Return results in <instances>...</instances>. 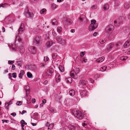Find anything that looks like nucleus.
<instances>
[{
    "label": "nucleus",
    "mask_w": 130,
    "mask_h": 130,
    "mask_svg": "<svg viewBox=\"0 0 130 130\" xmlns=\"http://www.w3.org/2000/svg\"><path fill=\"white\" fill-rule=\"evenodd\" d=\"M79 72V69L78 68L72 69V71L70 72V75L73 78L76 79L77 77V75Z\"/></svg>",
    "instance_id": "f257e3e1"
},
{
    "label": "nucleus",
    "mask_w": 130,
    "mask_h": 130,
    "mask_svg": "<svg viewBox=\"0 0 130 130\" xmlns=\"http://www.w3.org/2000/svg\"><path fill=\"white\" fill-rule=\"evenodd\" d=\"M72 114L78 119L80 120L82 119L83 116L82 112L79 111L73 110L72 111Z\"/></svg>",
    "instance_id": "f03ea898"
},
{
    "label": "nucleus",
    "mask_w": 130,
    "mask_h": 130,
    "mask_svg": "<svg viewBox=\"0 0 130 130\" xmlns=\"http://www.w3.org/2000/svg\"><path fill=\"white\" fill-rule=\"evenodd\" d=\"M96 22V21L94 20H93L91 21V24L89 27V30H93L97 27L98 25Z\"/></svg>",
    "instance_id": "7ed1b4c3"
},
{
    "label": "nucleus",
    "mask_w": 130,
    "mask_h": 130,
    "mask_svg": "<svg viewBox=\"0 0 130 130\" xmlns=\"http://www.w3.org/2000/svg\"><path fill=\"white\" fill-rule=\"evenodd\" d=\"M124 19V17L123 16H121L117 19L116 20L114 21V23L115 25L119 26Z\"/></svg>",
    "instance_id": "20e7f679"
},
{
    "label": "nucleus",
    "mask_w": 130,
    "mask_h": 130,
    "mask_svg": "<svg viewBox=\"0 0 130 130\" xmlns=\"http://www.w3.org/2000/svg\"><path fill=\"white\" fill-rule=\"evenodd\" d=\"M24 14L27 18H33L34 16V14L32 13L29 12L28 8L25 10L24 13Z\"/></svg>",
    "instance_id": "39448f33"
},
{
    "label": "nucleus",
    "mask_w": 130,
    "mask_h": 130,
    "mask_svg": "<svg viewBox=\"0 0 130 130\" xmlns=\"http://www.w3.org/2000/svg\"><path fill=\"white\" fill-rule=\"evenodd\" d=\"M114 29V26L112 25H110L106 27L105 30L107 33L109 34V33L112 32Z\"/></svg>",
    "instance_id": "423d86ee"
},
{
    "label": "nucleus",
    "mask_w": 130,
    "mask_h": 130,
    "mask_svg": "<svg viewBox=\"0 0 130 130\" xmlns=\"http://www.w3.org/2000/svg\"><path fill=\"white\" fill-rule=\"evenodd\" d=\"M56 39L58 43L62 45H65L66 43L64 39H62V36H57L56 38Z\"/></svg>",
    "instance_id": "0eeeda50"
},
{
    "label": "nucleus",
    "mask_w": 130,
    "mask_h": 130,
    "mask_svg": "<svg viewBox=\"0 0 130 130\" xmlns=\"http://www.w3.org/2000/svg\"><path fill=\"white\" fill-rule=\"evenodd\" d=\"M87 82L85 80H82L79 82V86L80 87L84 88L87 85Z\"/></svg>",
    "instance_id": "6e6552de"
},
{
    "label": "nucleus",
    "mask_w": 130,
    "mask_h": 130,
    "mask_svg": "<svg viewBox=\"0 0 130 130\" xmlns=\"http://www.w3.org/2000/svg\"><path fill=\"white\" fill-rule=\"evenodd\" d=\"M21 39L18 36H17L15 38V45H20L22 43Z\"/></svg>",
    "instance_id": "1a4fd4ad"
},
{
    "label": "nucleus",
    "mask_w": 130,
    "mask_h": 130,
    "mask_svg": "<svg viewBox=\"0 0 130 130\" xmlns=\"http://www.w3.org/2000/svg\"><path fill=\"white\" fill-rule=\"evenodd\" d=\"M28 49L30 52L32 53H35L36 52V49L34 46H30L28 47Z\"/></svg>",
    "instance_id": "9d476101"
},
{
    "label": "nucleus",
    "mask_w": 130,
    "mask_h": 130,
    "mask_svg": "<svg viewBox=\"0 0 130 130\" xmlns=\"http://www.w3.org/2000/svg\"><path fill=\"white\" fill-rule=\"evenodd\" d=\"M41 40V37L40 36H37L35 38L34 42V43L38 44Z\"/></svg>",
    "instance_id": "9b49d317"
},
{
    "label": "nucleus",
    "mask_w": 130,
    "mask_h": 130,
    "mask_svg": "<svg viewBox=\"0 0 130 130\" xmlns=\"http://www.w3.org/2000/svg\"><path fill=\"white\" fill-rule=\"evenodd\" d=\"M54 70L53 69L51 68L48 70L45 74V75L49 77L51 75V74L53 72Z\"/></svg>",
    "instance_id": "f8f14e48"
},
{
    "label": "nucleus",
    "mask_w": 130,
    "mask_h": 130,
    "mask_svg": "<svg viewBox=\"0 0 130 130\" xmlns=\"http://www.w3.org/2000/svg\"><path fill=\"white\" fill-rule=\"evenodd\" d=\"M113 43H111L109 44L107 46L106 48L107 50L109 52L110 51L113 46Z\"/></svg>",
    "instance_id": "ddd939ff"
},
{
    "label": "nucleus",
    "mask_w": 130,
    "mask_h": 130,
    "mask_svg": "<svg viewBox=\"0 0 130 130\" xmlns=\"http://www.w3.org/2000/svg\"><path fill=\"white\" fill-rule=\"evenodd\" d=\"M24 30V24H21L20 27L19 28L18 30L19 34H21Z\"/></svg>",
    "instance_id": "4468645a"
},
{
    "label": "nucleus",
    "mask_w": 130,
    "mask_h": 130,
    "mask_svg": "<svg viewBox=\"0 0 130 130\" xmlns=\"http://www.w3.org/2000/svg\"><path fill=\"white\" fill-rule=\"evenodd\" d=\"M115 4L114 6V7L116 9L118 8V7L120 5V2L118 0H115Z\"/></svg>",
    "instance_id": "2eb2a0df"
},
{
    "label": "nucleus",
    "mask_w": 130,
    "mask_h": 130,
    "mask_svg": "<svg viewBox=\"0 0 130 130\" xmlns=\"http://www.w3.org/2000/svg\"><path fill=\"white\" fill-rule=\"evenodd\" d=\"M55 80L57 82H59L60 80V75L59 73H57L55 75Z\"/></svg>",
    "instance_id": "dca6fc26"
},
{
    "label": "nucleus",
    "mask_w": 130,
    "mask_h": 130,
    "mask_svg": "<svg viewBox=\"0 0 130 130\" xmlns=\"http://www.w3.org/2000/svg\"><path fill=\"white\" fill-rule=\"evenodd\" d=\"M24 88L25 90L26 91V95L28 94H29L30 92V88L29 86L27 85L25 86L24 87Z\"/></svg>",
    "instance_id": "f3484780"
},
{
    "label": "nucleus",
    "mask_w": 130,
    "mask_h": 130,
    "mask_svg": "<svg viewBox=\"0 0 130 130\" xmlns=\"http://www.w3.org/2000/svg\"><path fill=\"white\" fill-rule=\"evenodd\" d=\"M80 93L82 96H86L87 94V92L86 90H81L80 91Z\"/></svg>",
    "instance_id": "a211bd4d"
},
{
    "label": "nucleus",
    "mask_w": 130,
    "mask_h": 130,
    "mask_svg": "<svg viewBox=\"0 0 130 130\" xmlns=\"http://www.w3.org/2000/svg\"><path fill=\"white\" fill-rule=\"evenodd\" d=\"M108 35V38L109 39H113L115 36V34L113 32H111L109 33Z\"/></svg>",
    "instance_id": "6ab92c4d"
},
{
    "label": "nucleus",
    "mask_w": 130,
    "mask_h": 130,
    "mask_svg": "<svg viewBox=\"0 0 130 130\" xmlns=\"http://www.w3.org/2000/svg\"><path fill=\"white\" fill-rule=\"evenodd\" d=\"M130 45V39L126 42L124 45V48H127Z\"/></svg>",
    "instance_id": "aec40b11"
},
{
    "label": "nucleus",
    "mask_w": 130,
    "mask_h": 130,
    "mask_svg": "<svg viewBox=\"0 0 130 130\" xmlns=\"http://www.w3.org/2000/svg\"><path fill=\"white\" fill-rule=\"evenodd\" d=\"M104 58L103 57H102L97 59L96 60V62L98 63L104 61Z\"/></svg>",
    "instance_id": "412c9836"
},
{
    "label": "nucleus",
    "mask_w": 130,
    "mask_h": 130,
    "mask_svg": "<svg viewBox=\"0 0 130 130\" xmlns=\"http://www.w3.org/2000/svg\"><path fill=\"white\" fill-rule=\"evenodd\" d=\"M19 48V50L21 53H23L25 52V49L23 45L20 46Z\"/></svg>",
    "instance_id": "4be33fe9"
},
{
    "label": "nucleus",
    "mask_w": 130,
    "mask_h": 130,
    "mask_svg": "<svg viewBox=\"0 0 130 130\" xmlns=\"http://www.w3.org/2000/svg\"><path fill=\"white\" fill-rule=\"evenodd\" d=\"M69 93L70 96H73L75 95V92L73 90L71 89L69 91Z\"/></svg>",
    "instance_id": "5701e85b"
},
{
    "label": "nucleus",
    "mask_w": 130,
    "mask_h": 130,
    "mask_svg": "<svg viewBox=\"0 0 130 130\" xmlns=\"http://www.w3.org/2000/svg\"><path fill=\"white\" fill-rule=\"evenodd\" d=\"M124 7L126 9L130 7V3L128 2L125 3L124 4Z\"/></svg>",
    "instance_id": "b1692460"
},
{
    "label": "nucleus",
    "mask_w": 130,
    "mask_h": 130,
    "mask_svg": "<svg viewBox=\"0 0 130 130\" xmlns=\"http://www.w3.org/2000/svg\"><path fill=\"white\" fill-rule=\"evenodd\" d=\"M52 44V42L51 41H48L46 42V46L48 47H50Z\"/></svg>",
    "instance_id": "393cba45"
},
{
    "label": "nucleus",
    "mask_w": 130,
    "mask_h": 130,
    "mask_svg": "<svg viewBox=\"0 0 130 130\" xmlns=\"http://www.w3.org/2000/svg\"><path fill=\"white\" fill-rule=\"evenodd\" d=\"M66 21L68 25H70L72 23V21L69 19L66 18Z\"/></svg>",
    "instance_id": "a878e982"
},
{
    "label": "nucleus",
    "mask_w": 130,
    "mask_h": 130,
    "mask_svg": "<svg viewBox=\"0 0 130 130\" xmlns=\"http://www.w3.org/2000/svg\"><path fill=\"white\" fill-rule=\"evenodd\" d=\"M109 8V7L108 5L107 4H104L103 5V9L104 10H106L108 9Z\"/></svg>",
    "instance_id": "bb28decb"
},
{
    "label": "nucleus",
    "mask_w": 130,
    "mask_h": 130,
    "mask_svg": "<svg viewBox=\"0 0 130 130\" xmlns=\"http://www.w3.org/2000/svg\"><path fill=\"white\" fill-rule=\"evenodd\" d=\"M52 24L54 25H56L58 24V23L57 20L56 19H53L52 21Z\"/></svg>",
    "instance_id": "cd10ccee"
},
{
    "label": "nucleus",
    "mask_w": 130,
    "mask_h": 130,
    "mask_svg": "<svg viewBox=\"0 0 130 130\" xmlns=\"http://www.w3.org/2000/svg\"><path fill=\"white\" fill-rule=\"evenodd\" d=\"M68 127L70 130H75V127L74 125H69Z\"/></svg>",
    "instance_id": "c85d7f7f"
},
{
    "label": "nucleus",
    "mask_w": 130,
    "mask_h": 130,
    "mask_svg": "<svg viewBox=\"0 0 130 130\" xmlns=\"http://www.w3.org/2000/svg\"><path fill=\"white\" fill-rule=\"evenodd\" d=\"M71 100L68 98H67L64 101V103L65 104H68L70 103V102L71 101Z\"/></svg>",
    "instance_id": "c756f323"
},
{
    "label": "nucleus",
    "mask_w": 130,
    "mask_h": 130,
    "mask_svg": "<svg viewBox=\"0 0 130 130\" xmlns=\"http://www.w3.org/2000/svg\"><path fill=\"white\" fill-rule=\"evenodd\" d=\"M57 7V5L54 3H52L51 4V8L52 9H55Z\"/></svg>",
    "instance_id": "7c9ffc66"
},
{
    "label": "nucleus",
    "mask_w": 130,
    "mask_h": 130,
    "mask_svg": "<svg viewBox=\"0 0 130 130\" xmlns=\"http://www.w3.org/2000/svg\"><path fill=\"white\" fill-rule=\"evenodd\" d=\"M66 82L68 83H70L72 82V78L71 77H69L66 79Z\"/></svg>",
    "instance_id": "2f4dec72"
},
{
    "label": "nucleus",
    "mask_w": 130,
    "mask_h": 130,
    "mask_svg": "<svg viewBox=\"0 0 130 130\" xmlns=\"http://www.w3.org/2000/svg\"><path fill=\"white\" fill-rule=\"evenodd\" d=\"M24 71L22 70L20 71V73L19 74V77L20 78H21L22 77V76L24 75Z\"/></svg>",
    "instance_id": "473e14b6"
},
{
    "label": "nucleus",
    "mask_w": 130,
    "mask_h": 130,
    "mask_svg": "<svg viewBox=\"0 0 130 130\" xmlns=\"http://www.w3.org/2000/svg\"><path fill=\"white\" fill-rule=\"evenodd\" d=\"M29 68L32 70H35L36 68V67L34 65H30L29 66Z\"/></svg>",
    "instance_id": "72a5a7b5"
},
{
    "label": "nucleus",
    "mask_w": 130,
    "mask_h": 130,
    "mask_svg": "<svg viewBox=\"0 0 130 130\" xmlns=\"http://www.w3.org/2000/svg\"><path fill=\"white\" fill-rule=\"evenodd\" d=\"M57 31L59 33H61L62 32V29L61 27H58L57 28Z\"/></svg>",
    "instance_id": "f704fd0d"
},
{
    "label": "nucleus",
    "mask_w": 130,
    "mask_h": 130,
    "mask_svg": "<svg viewBox=\"0 0 130 130\" xmlns=\"http://www.w3.org/2000/svg\"><path fill=\"white\" fill-rule=\"evenodd\" d=\"M106 41L105 39L103 38L101 39L100 40L99 42L100 43L103 44Z\"/></svg>",
    "instance_id": "c9c22d12"
},
{
    "label": "nucleus",
    "mask_w": 130,
    "mask_h": 130,
    "mask_svg": "<svg viewBox=\"0 0 130 130\" xmlns=\"http://www.w3.org/2000/svg\"><path fill=\"white\" fill-rule=\"evenodd\" d=\"M59 69L61 72H63L64 71V68L63 67L59 65Z\"/></svg>",
    "instance_id": "e433bc0d"
},
{
    "label": "nucleus",
    "mask_w": 130,
    "mask_h": 130,
    "mask_svg": "<svg viewBox=\"0 0 130 130\" xmlns=\"http://www.w3.org/2000/svg\"><path fill=\"white\" fill-rule=\"evenodd\" d=\"M27 77L29 78H30L32 76V74L30 72H27Z\"/></svg>",
    "instance_id": "4c0bfd02"
},
{
    "label": "nucleus",
    "mask_w": 130,
    "mask_h": 130,
    "mask_svg": "<svg viewBox=\"0 0 130 130\" xmlns=\"http://www.w3.org/2000/svg\"><path fill=\"white\" fill-rule=\"evenodd\" d=\"M106 67L105 66H103L101 68L100 70L102 72L106 70Z\"/></svg>",
    "instance_id": "58836bf2"
},
{
    "label": "nucleus",
    "mask_w": 130,
    "mask_h": 130,
    "mask_svg": "<svg viewBox=\"0 0 130 130\" xmlns=\"http://www.w3.org/2000/svg\"><path fill=\"white\" fill-rule=\"evenodd\" d=\"M58 55L56 53H54L52 55V57L53 59H55L56 58Z\"/></svg>",
    "instance_id": "ea45409f"
},
{
    "label": "nucleus",
    "mask_w": 130,
    "mask_h": 130,
    "mask_svg": "<svg viewBox=\"0 0 130 130\" xmlns=\"http://www.w3.org/2000/svg\"><path fill=\"white\" fill-rule=\"evenodd\" d=\"M22 103V101H18L16 103V104L18 106H20L21 105Z\"/></svg>",
    "instance_id": "a19ab883"
},
{
    "label": "nucleus",
    "mask_w": 130,
    "mask_h": 130,
    "mask_svg": "<svg viewBox=\"0 0 130 130\" xmlns=\"http://www.w3.org/2000/svg\"><path fill=\"white\" fill-rule=\"evenodd\" d=\"M46 9L45 8L42 9L40 11V13L41 14L44 13L46 11Z\"/></svg>",
    "instance_id": "79ce46f5"
},
{
    "label": "nucleus",
    "mask_w": 130,
    "mask_h": 130,
    "mask_svg": "<svg viewBox=\"0 0 130 130\" xmlns=\"http://www.w3.org/2000/svg\"><path fill=\"white\" fill-rule=\"evenodd\" d=\"M7 4L6 3H4V4H0V7H6L5 5H7Z\"/></svg>",
    "instance_id": "37998d69"
},
{
    "label": "nucleus",
    "mask_w": 130,
    "mask_h": 130,
    "mask_svg": "<svg viewBox=\"0 0 130 130\" xmlns=\"http://www.w3.org/2000/svg\"><path fill=\"white\" fill-rule=\"evenodd\" d=\"M87 59L85 58H83L82 59V62H87Z\"/></svg>",
    "instance_id": "c03bdc74"
},
{
    "label": "nucleus",
    "mask_w": 130,
    "mask_h": 130,
    "mask_svg": "<svg viewBox=\"0 0 130 130\" xmlns=\"http://www.w3.org/2000/svg\"><path fill=\"white\" fill-rule=\"evenodd\" d=\"M123 42L122 41H119L118 42V43L116 45V46L117 47L119 45V44H121Z\"/></svg>",
    "instance_id": "a18cd8bd"
},
{
    "label": "nucleus",
    "mask_w": 130,
    "mask_h": 130,
    "mask_svg": "<svg viewBox=\"0 0 130 130\" xmlns=\"http://www.w3.org/2000/svg\"><path fill=\"white\" fill-rule=\"evenodd\" d=\"M11 47L12 48V49L13 51L15 50V49L14 48V47L15 46L14 44H11Z\"/></svg>",
    "instance_id": "49530a36"
},
{
    "label": "nucleus",
    "mask_w": 130,
    "mask_h": 130,
    "mask_svg": "<svg viewBox=\"0 0 130 130\" xmlns=\"http://www.w3.org/2000/svg\"><path fill=\"white\" fill-rule=\"evenodd\" d=\"M14 62V61L12 60H9L8 61V63L9 64H12Z\"/></svg>",
    "instance_id": "de8ad7c7"
},
{
    "label": "nucleus",
    "mask_w": 130,
    "mask_h": 130,
    "mask_svg": "<svg viewBox=\"0 0 130 130\" xmlns=\"http://www.w3.org/2000/svg\"><path fill=\"white\" fill-rule=\"evenodd\" d=\"M13 77L14 78H16L17 77V74L16 73H13L12 74Z\"/></svg>",
    "instance_id": "09e8293b"
},
{
    "label": "nucleus",
    "mask_w": 130,
    "mask_h": 130,
    "mask_svg": "<svg viewBox=\"0 0 130 130\" xmlns=\"http://www.w3.org/2000/svg\"><path fill=\"white\" fill-rule=\"evenodd\" d=\"M81 56L82 57H83V56H84V55L85 54V52H82L81 53Z\"/></svg>",
    "instance_id": "8fccbe9b"
},
{
    "label": "nucleus",
    "mask_w": 130,
    "mask_h": 130,
    "mask_svg": "<svg viewBox=\"0 0 130 130\" xmlns=\"http://www.w3.org/2000/svg\"><path fill=\"white\" fill-rule=\"evenodd\" d=\"M49 59L48 58L47 56H45L44 57V60L45 61H48Z\"/></svg>",
    "instance_id": "3c124183"
},
{
    "label": "nucleus",
    "mask_w": 130,
    "mask_h": 130,
    "mask_svg": "<svg viewBox=\"0 0 130 130\" xmlns=\"http://www.w3.org/2000/svg\"><path fill=\"white\" fill-rule=\"evenodd\" d=\"M54 124H50V125L49 126V127L50 128V129H51L52 128Z\"/></svg>",
    "instance_id": "603ef678"
},
{
    "label": "nucleus",
    "mask_w": 130,
    "mask_h": 130,
    "mask_svg": "<svg viewBox=\"0 0 130 130\" xmlns=\"http://www.w3.org/2000/svg\"><path fill=\"white\" fill-rule=\"evenodd\" d=\"M2 121L3 123H4L5 122L6 123H8L9 122V121L8 120H2Z\"/></svg>",
    "instance_id": "864d4df0"
},
{
    "label": "nucleus",
    "mask_w": 130,
    "mask_h": 130,
    "mask_svg": "<svg viewBox=\"0 0 130 130\" xmlns=\"http://www.w3.org/2000/svg\"><path fill=\"white\" fill-rule=\"evenodd\" d=\"M51 111L53 113H55L56 112L55 109L53 108L51 109Z\"/></svg>",
    "instance_id": "5fc2aeb1"
},
{
    "label": "nucleus",
    "mask_w": 130,
    "mask_h": 130,
    "mask_svg": "<svg viewBox=\"0 0 130 130\" xmlns=\"http://www.w3.org/2000/svg\"><path fill=\"white\" fill-rule=\"evenodd\" d=\"M91 7L95 9H96L97 8V5H93Z\"/></svg>",
    "instance_id": "6e6d98bb"
},
{
    "label": "nucleus",
    "mask_w": 130,
    "mask_h": 130,
    "mask_svg": "<svg viewBox=\"0 0 130 130\" xmlns=\"http://www.w3.org/2000/svg\"><path fill=\"white\" fill-rule=\"evenodd\" d=\"M10 115L12 116L13 117H14L16 116V114L14 112L13 113H11L10 114Z\"/></svg>",
    "instance_id": "4d7b16f0"
},
{
    "label": "nucleus",
    "mask_w": 130,
    "mask_h": 130,
    "mask_svg": "<svg viewBox=\"0 0 130 130\" xmlns=\"http://www.w3.org/2000/svg\"><path fill=\"white\" fill-rule=\"evenodd\" d=\"M12 70H14L15 69V67L14 65L12 64Z\"/></svg>",
    "instance_id": "13d9d810"
},
{
    "label": "nucleus",
    "mask_w": 130,
    "mask_h": 130,
    "mask_svg": "<svg viewBox=\"0 0 130 130\" xmlns=\"http://www.w3.org/2000/svg\"><path fill=\"white\" fill-rule=\"evenodd\" d=\"M89 82L91 83H92L93 82V79L91 78H89Z\"/></svg>",
    "instance_id": "bf43d9fd"
},
{
    "label": "nucleus",
    "mask_w": 130,
    "mask_h": 130,
    "mask_svg": "<svg viewBox=\"0 0 130 130\" xmlns=\"http://www.w3.org/2000/svg\"><path fill=\"white\" fill-rule=\"evenodd\" d=\"M8 72V70L7 69L5 70L4 71V72H3L4 74H5L6 73H7Z\"/></svg>",
    "instance_id": "052dcab7"
},
{
    "label": "nucleus",
    "mask_w": 130,
    "mask_h": 130,
    "mask_svg": "<svg viewBox=\"0 0 130 130\" xmlns=\"http://www.w3.org/2000/svg\"><path fill=\"white\" fill-rule=\"evenodd\" d=\"M7 105L6 106V108L8 109V107L9 105L10 104H9L8 103H7Z\"/></svg>",
    "instance_id": "680f3d73"
},
{
    "label": "nucleus",
    "mask_w": 130,
    "mask_h": 130,
    "mask_svg": "<svg viewBox=\"0 0 130 130\" xmlns=\"http://www.w3.org/2000/svg\"><path fill=\"white\" fill-rule=\"evenodd\" d=\"M42 102L44 104L46 102V100H45V99H43L42 100Z\"/></svg>",
    "instance_id": "e2e57ef3"
},
{
    "label": "nucleus",
    "mask_w": 130,
    "mask_h": 130,
    "mask_svg": "<svg viewBox=\"0 0 130 130\" xmlns=\"http://www.w3.org/2000/svg\"><path fill=\"white\" fill-rule=\"evenodd\" d=\"M48 83V81L47 80H45L43 82V84L44 85H46Z\"/></svg>",
    "instance_id": "0e129e2a"
},
{
    "label": "nucleus",
    "mask_w": 130,
    "mask_h": 130,
    "mask_svg": "<svg viewBox=\"0 0 130 130\" xmlns=\"http://www.w3.org/2000/svg\"><path fill=\"white\" fill-rule=\"evenodd\" d=\"M3 97L2 92V91H0V98H2Z\"/></svg>",
    "instance_id": "69168bd1"
},
{
    "label": "nucleus",
    "mask_w": 130,
    "mask_h": 130,
    "mask_svg": "<svg viewBox=\"0 0 130 130\" xmlns=\"http://www.w3.org/2000/svg\"><path fill=\"white\" fill-rule=\"evenodd\" d=\"M2 30L3 32H4L5 31V29L4 27H3L2 28Z\"/></svg>",
    "instance_id": "338daca9"
},
{
    "label": "nucleus",
    "mask_w": 130,
    "mask_h": 130,
    "mask_svg": "<svg viewBox=\"0 0 130 130\" xmlns=\"http://www.w3.org/2000/svg\"><path fill=\"white\" fill-rule=\"evenodd\" d=\"M26 111L25 110H23V111H22V113H21V114L22 115H23L24 113H26Z\"/></svg>",
    "instance_id": "774afa93"
}]
</instances>
